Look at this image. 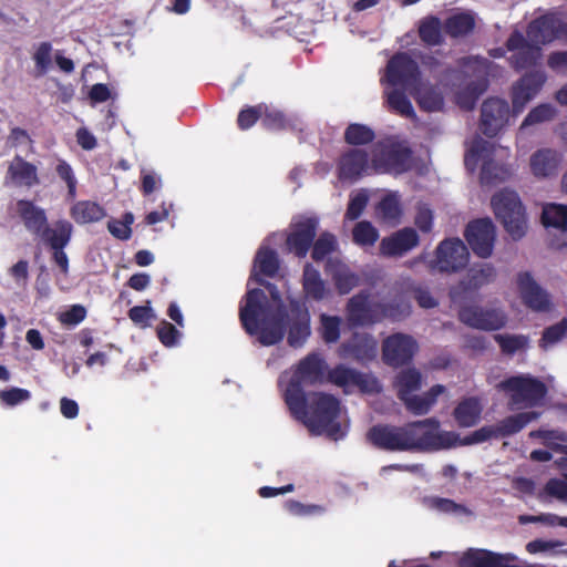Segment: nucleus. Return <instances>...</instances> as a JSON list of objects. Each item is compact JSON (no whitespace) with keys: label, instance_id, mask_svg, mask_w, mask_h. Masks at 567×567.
Wrapping results in <instances>:
<instances>
[{"label":"nucleus","instance_id":"nucleus-1","mask_svg":"<svg viewBox=\"0 0 567 567\" xmlns=\"http://www.w3.org/2000/svg\"><path fill=\"white\" fill-rule=\"evenodd\" d=\"M285 402L312 435H326L332 441L347 435V426L339 421L341 402L329 392H285Z\"/></svg>","mask_w":567,"mask_h":567},{"label":"nucleus","instance_id":"nucleus-2","mask_svg":"<svg viewBox=\"0 0 567 567\" xmlns=\"http://www.w3.org/2000/svg\"><path fill=\"white\" fill-rule=\"evenodd\" d=\"M256 280L268 289L272 300L277 302L276 309L269 305L261 289H251L246 293L239 318L249 334H258L261 344L272 346L285 336V313L280 292L274 284L257 277Z\"/></svg>","mask_w":567,"mask_h":567},{"label":"nucleus","instance_id":"nucleus-3","mask_svg":"<svg viewBox=\"0 0 567 567\" xmlns=\"http://www.w3.org/2000/svg\"><path fill=\"white\" fill-rule=\"evenodd\" d=\"M402 426L408 452H434L452 449L454 444L452 433L439 431L440 421L436 417L408 422Z\"/></svg>","mask_w":567,"mask_h":567},{"label":"nucleus","instance_id":"nucleus-4","mask_svg":"<svg viewBox=\"0 0 567 567\" xmlns=\"http://www.w3.org/2000/svg\"><path fill=\"white\" fill-rule=\"evenodd\" d=\"M491 206L497 220L514 240L523 238L527 231L525 207L518 194L509 188H503L491 198Z\"/></svg>","mask_w":567,"mask_h":567},{"label":"nucleus","instance_id":"nucleus-5","mask_svg":"<svg viewBox=\"0 0 567 567\" xmlns=\"http://www.w3.org/2000/svg\"><path fill=\"white\" fill-rule=\"evenodd\" d=\"M372 166L378 173L400 175L412 168V152L402 143H378L372 153Z\"/></svg>","mask_w":567,"mask_h":567},{"label":"nucleus","instance_id":"nucleus-6","mask_svg":"<svg viewBox=\"0 0 567 567\" xmlns=\"http://www.w3.org/2000/svg\"><path fill=\"white\" fill-rule=\"evenodd\" d=\"M468 259V249L461 239H444L437 245L435 257L429 262V268L441 274H455L467 266Z\"/></svg>","mask_w":567,"mask_h":567},{"label":"nucleus","instance_id":"nucleus-7","mask_svg":"<svg viewBox=\"0 0 567 567\" xmlns=\"http://www.w3.org/2000/svg\"><path fill=\"white\" fill-rule=\"evenodd\" d=\"M385 81L392 86L401 85L411 92L422 82L417 63L408 53L395 54L388 62Z\"/></svg>","mask_w":567,"mask_h":567},{"label":"nucleus","instance_id":"nucleus-8","mask_svg":"<svg viewBox=\"0 0 567 567\" xmlns=\"http://www.w3.org/2000/svg\"><path fill=\"white\" fill-rule=\"evenodd\" d=\"M464 236L477 257L485 259L492 256L496 240V227L489 218L468 223Z\"/></svg>","mask_w":567,"mask_h":567},{"label":"nucleus","instance_id":"nucleus-9","mask_svg":"<svg viewBox=\"0 0 567 567\" xmlns=\"http://www.w3.org/2000/svg\"><path fill=\"white\" fill-rule=\"evenodd\" d=\"M419 349L416 340L404 333L389 336L382 344V359L390 367L408 364Z\"/></svg>","mask_w":567,"mask_h":567},{"label":"nucleus","instance_id":"nucleus-10","mask_svg":"<svg viewBox=\"0 0 567 567\" xmlns=\"http://www.w3.org/2000/svg\"><path fill=\"white\" fill-rule=\"evenodd\" d=\"M511 109L508 103L498 97H491L481 107L480 127L484 135L496 136L508 123Z\"/></svg>","mask_w":567,"mask_h":567},{"label":"nucleus","instance_id":"nucleus-11","mask_svg":"<svg viewBox=\"0 0 567 567\" xmlns=\"http://www.w3.org/2000/svg\"><path fill=\"white\" fill-rule=\"evenodd\" d=\"M563 161L564 156L558 150L542 147L529 156V172L538 181L554 178L558 175Z\"/></svg>","mask_w":567,"mask_h":567},{"label":"nucleus","instance_id":"nucleus-12","mask_svg":"<svg viewBox=\"0 0 567 567\" xmlns=\"http://www.w3.org/2000/svg\"><path fill=\"white\" fill-rule=\"evenodd\" d=\"M546 82L543 71H533L522 76L512 89V106L514 114L523 112L525 106L537 95Z\"/></svg>","mask_w":567,"mask_h":567},{"label":"nucleus","instance_id":"nucleus-13","mask_svg":"<svg viewBox=\"0 0 567 567\" xmlns=\"http://www.w3.org/2000/svg\"><path fill=\"white\" fill-rule=\"evenodd\" d=\"M420 244V237L412 227H404L390 236L383 237L379 245L380 254L384 257L401 258Z\"/></svg>","mask_w":567,"mask_h":567},{"label":"nucleus","instance_id":"nucleus-14","mask_svg":"<svg viewBox=\"0 0 567 567\" xmlns=\"http://www.w3.org/2000/svg\"><path fill=\"white\" fill-rule=\"evenodd\" d=\"M458 318L466 326L481 330H498L506 323V316L502 311L476 306L462 308Z\"/></svg>","mask_w":567,"mask_h":567},{"label":"nucleus","instance_id":"nucleus-15","mask_svg":"<svg viewBox=\"0 0 567 567\" xmlns=\"http://www.w3.org/2000/svg\"><path fill=\"white\" fill-rule=\"evenodd\" d=\"M327 364L317 353L308 354L298 364L297 370L290 377V384L286 390H300L302 384L312 385L321 382Z\"/></svg>","mask_w":567,"mask_h":567},{"label":"nucleus","instance_id":"nucleus-16","mask_svg":"<svg viewBox=\"0 0 567 567\" xmlns=\"http://www.w3.org/2000/svg\"><path fill=\"white\" fill-rule=\"evenodd\" d=\"M328 381L338 388L353 386L359 390H380L375 377L370 373H362L355 369L339 364L328 371Z\"/></svg>","mask_w":567,"mask_h":567},{"label":"nucleus","instance_id":"nucleus-17","mask_svg":"<svg viewBox=\"0 0 567 567\" xmlns=\"http://www.w3.org/2000/svg\"><path fill=\"white\" fill-rule=\"evenodd\" d=\"M318 224L319 221L315 217L305 218L293 224L286 240L288 250L300 258L306 257L316 237Z\"/></svg>","mask_w":567,"mask_h":567},{"label":"nucleus","instance_id":"nucleus-18","mask_svg":"<svg viewBox=\"0 0 567 567\" xmlns=\"http://www.w3.org/2000/svg\"><path fill=\"white\" fill-rule=\"evenodd\" d=\"M367 440L379 450L405 451L402 425L375 424L368 430Z\"/></svg>","mask_w":567,"mask_h":567},{"label":"nucleus","instance_id":"nucleus-19","mask_svg":"<svg viewBox=\"0 0 567 567\" xmlns=\"http://www.w3.org/2000/svg\"><path fill=\"white\" fill-rule=\"evenodd\" d=\"M347 320L352 327H362L380 321L377 303H369V293L361 291L347 303Z\"/></svg>","mask_w":567,"mask_h":567},{"label":"nucleus","instance_id":"nucleus-20","mask_svg":"<svg viewBox=\"0 0 567 567\" xmlns=\"http://www.w3.org/2000/svg\"><path fill=\"white\" fill-rule=\"evenodd\" d=\"M289 324L288 343L300 347L310 336V315L308 309L298 301H291L287 313Z\"/></svg>","mask_w":567,"mask_h":567},{"label":"nucleus","instance_id":"nucleus-21","mask_svg":"<svg viewBox=\"0 0 567 567\" xmlns=\"http://www.w3.org/2000/svg\"><path fill=\"white\" fill-rule=\"evenodd\" d=\"M507 48L516 51L511 56V63L516 70L527 69L540 58V48L529 42L520 32H514L508 38Z\"/></svg>","mask_w":567,"mask_h":567},{"label":"nucleus","instance_id":"nucleus-22","mask_svg":"<svg viewBox=\"0 0 567 567\" xmlns=\"http://www.w3.org/2000/svg\"><path fill=\"white\" fill-rule=\"evenodd\" d=\"M518 289L524 303L534 311H548L550 298L528 272L519 274Z\"/></svg>","mask_w":567,"mask_h":567},{"label":"nucleus","instance_id":"nucleus-23","mask_svg":"<svg viewBox=\"0 0 567 567\" xmlns=\"http://www.w3.org/2000/svg\"><path fill=\"white\" fill-rule=\"evenodd\" d=\"M338 352L342 359L372 360L377 354V342L367 333H354L350 340L340 346Z\"/></svg>","mask_w":567,"mask_h":567},{"label":"nucleus","instance_id":"nucleus-24","mask_svg":"<svg viewBox=\"0 0 567 567\" xmlns=\"http://www.w3.org/2000/svg\"><path fill=\"white\" fill-rule=\"evenodd\" d=\"M484 404L477 396L463 398L453 409L452 416L458 427H473L482 419Z\"/></svg>","mask_w":567,"mask_h":567},{"label":"nucleus","instance_id":"nucleus-25","mask_svg":"<svg viewBox=\"0 0 567 567\" xmlns=\"http://www.w3.org/2000/svg\"><path fill=\"white\" fill-rule=\"evenodd\" d=\"M507 557L483 548H468L458 559V567H504Z\"/></svg>","mask_w":567,"mask_h":567},{"label":"nucleus","instance_id":"nucleus-26","mask_svg":"<svg viewBox=\"0 0 567 567\" xmlns=\"http://www.w3.org/2000/svg\"><path fill=\"white\" fill-rule=\"evenodd\" d=\"M496 276V269L492 264H476L467 270L465 277L460 281L458 288L464 292L475 291L492 284Z\"/></svg>","mask_w":567,"mask_h":567},{"label":"nucleus","instance_id":"nucleus-27","mask_svg":"<svg viewBox=\"0 0 567 567\" xmlns=\"http://www.w3.org/2000/svg\"><path fill=\"white\" fill-rule=\"evenodd\" d=\"M559 29L560 23L557 19L544 16L529 23L526 39L540 48L542 44L551 42L557 37Z\"/></svg>","mask_w":567,"mask_h":567},{"label":"nucleus","instance_id":"nucleus-28","mask_svg":"<svg viewBox=\"0 0 567 567\" xmlns=\"http://www.w3.org/2000/svg\"><path fill=\"white\" fill-rule=\"evenodd\" d=\"M368 168V153L352 148L343 154L339 162V177L347 181L358 179Z\"/></svg>","mask_w":567,"mask_h":567},{"label":"nucleus","instance_id":"nucleus-29","mask_svg":"<svg viewBox=\"0 0 567 567\" xmlns=\"http://www.w3.org/2000/svg\"><path fill=\"white\" fill-rule=\"evenodd\" d=\"M326 270L331 275L334 286L341 295H347L359 286V276L339 260L329 259Z\"/></svg>","mask_w":567,"mask_h":567},{"label":"nucleus","instance_id":"nucleus-30","mask_svg":"<svg viewBox=\"0 0 567 567\" xmlns=\"http://www.w3.org/2000/svg\"><path fill=\"white\" fill-rule=\"evenodd\" d=\"M542 412L529 411L509 415L494 425L497 439L508 437L520 432L528 423L537 420Z\"/></svg>","mask_w":567,"mask_h":567},{"label":"nucleus","instance_id":"nucleus-31","mask_svg":"<svg viewBox=\"0 0 567 567\" xmlns=\"http://www.w3.org/2000/svg\"><path fill=\"white\" fill-rule=\"evenodd\" d=\"M17 208L25 228L35 235H40L48 224L44 209L29 200H19Z\"/></svg>","mask_w":567,"mask_h":567},{"label":"nucleus","instance_id":"nucleus-32","mask_svg":"<svg viewBox=\"0 0 567 567\" xmlns=\"http://www.w3.org/2000/svg\"><path fill=\"white\" fill-rule=\"evenodd\" d=\"M8 175L18 186L32 187L40 183L37 167L20 156H16L10 163Z\"/></svg>","mask_w":567,"mask_h":567},{"label":"nucleus","instance_id":"nucleus-33","mask_svg":"<svg viewBox=\"0 0 567 567\" xmlns=\"http://www.w3.org/2000/svg\"><path fill=\"white\" fill-rule=\"evenodd\" d=\"M442 392H398V398L405 405L406 410L414 415H424L436 403L437 395Z\"/></svg>","mask_w":567,"mask_h":567},{"label":"nucleus","instance_id":"nucleus-34","mask_svg":"<svg viewBox=\"0 0 567 567\" xmlns=\"http://www.w3.org/2000/svg\"><path fill=\"white\" fill-rule=\"evenodd\" d=\"M410 93L419 106L426 112H437L443 109L444 99L442 93L429 83L421 82Z\"/></svg>","mask_w":567,"mask_h":567},{"label":"nucleus","instance_id":"nucleus-35","mask_svg":"<svg viewBox=\"0 0 567 567\" xmlns=\"http://www.w3.org/2000/svg\"><path fill=\"white\" fill-rule=\"evenodd\" d=\"M302 288L306 297L316 301L322 300L328 295L326 282L311 264H307L303 268Z\"/></svg>","mask_w":567,"mask_h":567},{"label":"nucleus","instance_id":"nucleus-36","mask_svg":"<svg viewBox=\"0 0 567 567\" xmlns=\"http://www.w3.org/2000/svg\"><path fill=\"white\" fill-rule=\"evenodd\" d=\"M70 215L78 224H89L103 219L106 212L97 203L81 200L71 207Z\"/></svg>","mask_w":567,"mask_h":567},{"label":"nucleus","instance_id":"nucleus-37","mask_svg":"<svg viewBox=\"0 0 567 567\" xmlns=\"http://www.w3.org/2000/svg\"><path fill=\"white\" fill-rule=\"evenodd\" d=\"M73 226L68 220H59L53 228L45 226L40 234L52 249L64 248L71 239Z\"/></svg>","mask_w":567,"mask_h":567},{"label":"nucleus","instance_id":"nucleus-38","mask_svg":"<svg viewBox=\"0 0 567 567\" xmlns=\"http://www.w3.org/2000/svg\"><path fill=\"white\" fill-rule=\"evenodd\" d=\"M401 216L402 208L396 194L386 195L377 206V217L389 226L398 225Z\"/></svg>","mask_w":567,"mask_h":567},{"label":"nucleus","instance_id":"nucleus-39","mask_svg":"<svg viewBox=\"0 0 567 567\" xmlns=\"http://www.w3.org/2000/svg\"><path fill=\"white\" fill-rule=\"evenodd\" d=\"M542 220L546 228H554L564 234L567 231V206L560 204H547L542 214Z\"/></svg>","mask_w":567,"mask_h":567},{"label":"nucleus","instance_id":"nucleus-40","mask_svg":"<svg viewBox=\"0 0 567 567\" xmlns=\"http://www.w3.org/2000/svg\"><path fill=\"white\" fill-rule=\"evenodd\" d=\"M548 392H511L508 409L512 411L543 406Z\"/></svg>","mask_w":567,"mask_h":567},{"label":"nucleus","instance_id":"nucleus-41","mask_svg":"<svg viewBox=\"0 0 567 567\" xmlns=\"http://www.w3.org/2000/svg\"><path fill=\"white\" fill-rule=\"evenodd\" d=\"M475 27L474 17L471 13H457L446 19L444 29L452 38L464 37Z\"/></svg>","mask_w":567,"mask_h":567},{"label":"nucleus","instance_id":"nucleus-42","mask_svg":"<svg viewBox=\"0 0 567 567\" xmlns=\"http://www.w3.org/2000/svg\"><path fill=\"white\" fill-rule=\"evenodd\" d=\"M499 390H547L553 384H546L529 374L511 377L496 385Z\"/></svg>","mask_w":567,"mask_h":567},{"label":"nucleus","instance_id":"nucleus-43","mask_svg":"<svg viewBox=\"0 0 567 567\" xmlns=\"http://www.w3.org/2000/svg\"><path fill=\"white\" fill-rule=\"evenodd\" d=\"M530 437H537L553 452L564 453L567 449V432L558 430H536L529 433Z\"/></svg>","mask_w":567,"mask_h":567},{"label":"nucleus","instance_id":"nucleus-44","mask_svg":"<svg viewBox=\"0 0 567 567\" xmlns=\"http://www.w3.org/2000/svg\"><path fill=\"white\" fill-rule=\"evenodd\" d=\"M385 96L391 111L409 118H415L412 103L403 91L394 87L390 91H385Z\"/></svg>","mask_w":567,"mask_h":567},{"label":"nucleus","instance_id":"nucleus-45","mask_svg":"<svg viewBox=\"0 0 567 567\" xmlns=\"http://www.w3.org/2000/svg\"><path fill=\"white\" fill-rule=\"evenodd\" d=\"M558 115V110L550 103H542L533 107L520 124L519 130L550 122Z\"/></svg>","mask_w":567,"mask_h":567},{"label":"nucleus","instance_id":"nucleus-46","mask_svg":"<svg viewBox=\"0 0 567 567\" xmlns=\"http://www.w3.org/2000/svg\"><path fill=\"white\" fill-rule=\"evenodd\" d=\"M421 40L427 45H440L443 42L442 24L439 18H425L419 28Z\"/></svg>","mask_w":567,"mask_h":567},{"label":"nucleus","instance_id":"nucleus-47","mask_svg":"<svg viewBox=\"0 0 567 567\" xmlns=\"http://www.w3.org/2000/svg\"><path fill=\"white\" fill-rule=\"evenodd\" d=\"M377 307L379 308L380 320L383 318L401 320L411 313V306L403 297L391 302H379Z\"/></svg>","mask_w":567,"mask_h":567},{"label":"nucleus","instance_id":"nucleus-48","mask_svg":"<svg viewBox=\"0 0 567 567\" xmlns=\"http://www.w3.org/2000/svg\"><path fill=\"white\" fill-rule=\"evenodd\" d=\"M255 268L267 277H274L279 269L277 252L266 247L259 248L255 258Z\"/></svg>","mask_w":567,"mask_h":567},{"label":"nucleus","instance_id":"nucleus-49","mask_svg":"<svg viewBox=\"0 0 567 567\" xmlns=\"http://www.w3.org/2000/svg\"><path fill=\"white\" fill-rule=\"evenodd\" d=\"M512 175L509 167L494 161L484 162L481 171V179L485 184H495L508 179Z\"/></svg>","mask_w":567,"mask_h":567},{"label":"nucleus","instance_id":"nucleus-50","mask_svg":"<svg viewBox=\"0 0 567 567\" xmlns=\"http://www.w3.org/2000/svg\"><path fill=\"white\" fill-rule=\"evenodd\" d=\"M341 318L322 313L319 332L326 343H336L340 338Z\"/></svg>","mask_w":567,"mask_h":567},{"label":"nucleus","instance_id":"nucleus-51","mask_svg":"<svg viewBox=\"0 0 567 567\" xmlns=\"http://www.w3.org/2000/svg\"><path fill=\"white\" fill-rule=\"evenodd\" d=\"M374 132L367 125L353 123L344 132V140L351 145H363L374 140Z\"/></svg>","mask_w":567,"mask_h":567},{"label":"nucleus","instance_id":"nucleus-52","mask_svg":"<svg viewBox=\"0 0 567 567\" xmlns=\"http://www.w3.org/2000/svg\"><path fill=\"white\" fill-rule=\"evenodd\" d=\"M312 244L313 249L311 257L316 261L323 260L329 254L333 252L338 246L334 235L330 233H322Z\"/></svg>","mask_w":567,"mask_h":567},{"label":"nucleus","instance_id":"nucleus-53","mask_svg":"<svg viewBox=\"0 0 567 567\" xmlns=\"http://www.w3.org/2000/svg\"><path fill=\"white\" fill-rule=\"evenodd\" d=\"M494 338L506 354H514L519 350H525L529 343L528 338L522 334H496Z\"/></svg>","mask_w":567,"mask_h":567},{"label":"nucleus","instance_id":"nucleus-54","mask_svg":"<svg viewBox=\"0 0 567 567\" xmlns=\"http://www.w3.org/2000/svg\"><path fill=\"white\" fill-rule=\"evenodd\" d=\"M567 334V319L564 318L559 322L546 328L543 332V337L539 340V347L547 350L559 342Z\"/></svg>","mask_w":567,"mask_h":567},{"label":"nucleus","instance_id":"nucleus-55","mask_svg":"<svg viewBox=\"0 0 567 567\" xmlns=\"http://www.w3.org/2000/svg\"><path fill=\"white\" fill-rule=\"evenodd\" d=\"M399 390H419L423 385L422 373L415 368H408L399 372L395 378Z\"/></svg>","mask_w":567,"mask_h":567},{"label":"nucleus","instance_id":"nucleus-56","mask_svg":"<svg viewBox=\"0 0 567 567\" xmlns=\"http://www.w3.org/2000/svg\"><path fill=\"white\" fill-rule=\"evenodd\" d=\"M353 241L361 246L373 245L378 237V230L369 221L358 223L352 230Z\"/></svg>","mask_w":567,"mask_h":567},{"label":"nucleus","instance_id":"nucleus-57","mask_svg":"<svg viewBox=\"0 0 567 567\" xmlns=\"http://www.w3.org/2000/svg\"><path fill=\"white\" fill-rule=\"evenodd\" d=\"M487 89L486 80H483L478 85L470 84L465 91L457 94V104L465 109L472 110L475 105L477 97Z\"/></svg>","mask_w":567,"mask_h":567},{"label":"nucleus","instance_id":"nucleus-58","mask_svg":"<svg viewBox=\"0 0 567 567\" xmlns=\"http://www.w3.org/2000/svg\"><path fill=\"white\" fill-rule=\"evenodd\" d=\"M134 221L132 213H125L123 220L111 219L107 223L109 231L117 239L127 240L131 237L132 230L131 225Z\"/></svg>","mask_w":567,"mask_h":567},{"label":"nucleus","instance_id":"nucleus-59","mask_svg":"<svg viewBox=\"0 0 567 567\" xmlns=\"http://www.w3.org/2000/svg\"><path fill=\"white\" fill-rule=\"evenodd\" d=\"M518 522L520 524H529V523H542L548 526H563L567 527V517H560L556 514L544 513L540 515H520L518 517Z\"/></svg>","mask_w":567,"mask_h":567},{"label":"nucleus","instance_id":"nucleus-60","mask_svg":"<svg viewBox=\"0 0 567 567\" xmlns=\"http://www.w3.org/2000/svg\"><path fill=\"white\" fill-rule=\"evenodd\" d=\"M262 115V123L269 130H284L290 126L289 120L280 111L270 110L267 105Z\"/></svg>","mask_w":567,"mask_h":567},{"label":"nucleus","instance_id":"nucleus-61","mask_svg":"<svg viewBox=\"0 0 567 567\" xmlns=\"http://www.w3.org/2000/svg\"><path fill=\"white\" fill-rule=\"evenodd\" d=\"M264 109H266L265 104H259L257 106H251L243 110L238 115V125L241 130H247L252 126L257 120L262 115Z\"/></svg>","mask_w":567,"mask_h":567},{"label":"nucleus","instance_id":"nucleus-62","mask_svg":"<svg viewBox=\"0 0 567 567\" xmlns=\"http://www.w3.org/2000/svg\"><path fill=\"white\" fill-rule=\"evenodd\" d=\"M52 45L50 42H41L33 55L35 66L44 74L51 64Z\"/></svg>","mask_w":567,"mask_h":567},{"label":"nucleus","instance_id":"nucleus-63","mask_svg":"<svg viewBox=\"0 0 567 567\" xmlns=\"http://www.w3.org/2000/svg\"><path fill=\"white\" fill-rule=\"evenodd\" d=\"M368 200L369 197L364 192H359L352 196L346 212V217L350 220L359 218L365 208Z\"/></svg>","mask_w":567,"mask_h":567},{"label":"nucleus","instance_id":"nucleus-64","mask_svg":"<svg viewBox=\"0 0 567 567\" xmlns=\"http://www.w3.org/2000/svg\"><path fill=\"white\" fill-rule=\"evenodd\" d=\"M545 492L550 496L567 502V474L565 480L550 478L545 485Z\"/></svg>","mask_w":567,"mask_h":567}]
</instances>
